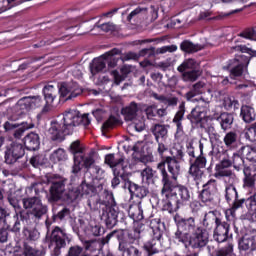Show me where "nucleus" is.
<instances>
[{"instance_id": "obj_4", "label": "nucleus", "mask_w": 256, "mask_h": 256, "mask_svg": "<svg viewBox=\"0 0 256 256\" xmlns=\"http://www.w3.org/2000/svg\"><path fill=\"white\" fill-rule=\"evenodd\" d=\"M70 153L74 156V165L72 166L73 175L79 174L83 167L89 169L95 163V152H85V148L81 146V142L79 141H74L70 145Z\"/></svg>"}, {"instance_id": "obj_33", "label": "nucleus", "mask_w": 256, "mask_h": 256, "mask_svg": "<svg viewBox=\"0 0 256 256\" xmlns=\"http://www.w3.org/2000/svg\"><path fill=\"white\" fill-rule=\"evenodd\" d=\"M137 113H139V104L135 102H131L128 106L122 109V115H124L125 121L135 120L139 117Z\"/></svg>"}, {"instance_id": "obj_27", "label": "nucleus", "mask_w": 256, "mask_h": 256, "mask_svg": "<svg viewBox=\"0 0 256 256\" xmlns=\"http://www.w3.org/2000/svg\"><path fill=\"white\" fill-rule=\"evenodd\" d=\"M118 251H120L122 256H143V252L141 251V248H139V244H126L124 242H120Z\"/></svg>"}, {"instance_id": "obj_43", "label": "nucleus", "mask_w": 256, "mask_h": 256, "mask_svg": "<svg viewBox=\"0 0 256 256\" xmlns=\"http://www.w3.org/2000/svg\"><path fill=\"white\" fill-rule=\"evenodd\" d=\"M240 115L245 123H251L255 121V117H256L255 109H253L250 106H247V105L242 106Z\"/></svg>"}, {"instance_id": "obj_57", "label": "nucleus", "mask_w": 256, "mask_h": 256, "mask_svg": "<svg viewBox=\"0 0 256 256\" xmlns=\"http://www.w3.org/2000/svg\"><path fill=\"white\" fill-rule=\"evenodd\" d=\"M182 73V79L186 82H193L196 79H199V71L197 70H188L186 72H180Z\"/></svg>"}, {"instance_id": "obj_26", "label": "nucleus", "mask_w": 256, "mask_h": 256, "mask_svg": "<svg viewBox=\"0 0 256 256\" xmlns=\"http://www.w3.org/2000/svg\"><path fill=\"white\" fill-rule=\"evenodd\" d=\"M143 237V231L141 227H136L133 230L129 231L127 237L124 238L123 235L117 236L119 245L125 243L126 245H139V239Z\"/></svg>"}, {"instance_id": "obj_32", "label": "nucleus", "mask_w": 256, "mask_h": 256, "mask_svg": "<svg viewBox=\"0 0 256 256\" xmlns=\"http://www.w3.org/2000/svg\"><path fill=\"white\" fill-rule=\"evenodd\" d=\"M125 159L119 154H108L105 156V163L106 165H109L112 169H125V166H123Z\"/></svg>"}, {"instance_id": "obj_28", "label": "nucleus", "mask_w": 256, "mask_h": 256, "mask_svg": "<svg viewBox=\"0 0 256 256\" xmlns=\"http://www.w3.org/2000/svg\"><path fill=\"white\" fill-rule=\"evenodd\" d=\"M48 133H50L52 141H59L62 133H66L67 135L70 134L69 130L64 127V124H61L58 121L51 123Z\"/></svg>"}, {"instance_id": "obj_37", "label": "nucleus", "mask_w": 256, "mask_h": 256, "mask_svg": "<svg viewBox=\"0 0 256 256\" xmlns=\"http://www.w3.org/2000/svg\"><path fill=\"white\" fill-rule=\"evenodd\" d=\"M23 227V237L26 241H37L40 237L39 231L36 228H31V220L29 224L22 223Z\"/></svg>"}, {"instance_id": "obj_45", "label": "nucleus", "mask_w": 256, "mask_h": 256, "mask_svg": "<svg viewBox=\"0 0 256 256\" xmlns=\"http://www.w3.org/2000/svg\"><path fill=\"white\" fill-rule=\"evenodd\" d=\"M77 199H81V191L79 190V187L65 191L62 201L65 203H73L74 201H77Z\"/></svg>"}, {"instance_id": "obj_12", "label": "nucleus", "mask_w": 256, "mask_h": 256, "mask_svg": "<svg viewBox=\"0 0 256 256\" xmlns=\"http://www.w3.org/2000/svg\"><path fill=\"white\" fill-rule=\"evenodd\" d=\"M115 55H121V50L114 48L99 58H95L92 62L91 73L95 75L96 73L105 71L107 63L109 67H115V65H117V61H119V58L115 57Z\"/></svg>"}, {"instance_id": "obj_59", "label": "nucleus", "mask_w": 256, "mask_h": 256, "mask_svg": "<svg viewBox=\"0 0 256 256\" xmlns=\"http://www.w3.org/2000/svg\"><path fill=\"white\" fill-rule=\"evenodd\" d=\"M244 203L246 205L248 213L256 211V192L249 196L246 200L244 199Z\"/></svg>"}, {"instance_id": "obj_20", "label": "nucleus", "mask_w": 256, "mask_h": 256, "mask_svg": "<svg viewBox=\"0 0 256 256\" xmlns=\"http://www.w3.org/2000/svg\"><path fill=\"white\" fill-rule=\"evenodd\" d=\"M25 155V147L21 143L12 142L5 151V163L13 165Z\"/></svg>"}, {"instance_id": "obj_51", "label": "nucleus", "mask_w": 256, "mask_h": 256, "mask_svg": "<svg viewBox=\"0 0 256 256\" xmlns=\"http://www.w3.org/2000/svg\"><path fill=\"white\" fill-rule=\"evenodd\" d=\"M170 159H176V161H185V153L183 152V147L176 145L170 149Z\"/></svg>"}, {"instance_id": "obj_6", "label": "nucleus", "mask_w": 256, "mask_h": 256, "mask_svg": "<svg viewBox=\"0 0 256 256\" xmlns=\"http://www.w3.org/2000/svg\"><path fill=\"white\" fill-rule=\"evenodd\" d=\"M71 239L70 234L57 226L52 230L50 235H46V241L49 242L48 247L54 256L61 255V250L71 243Z\"/></svg>"}, {"instance_id": "obj_60", "label": "nucleus", "mask_w": 256, "mask_h": 256, "mask_svg": "<svg viewBox=\"0 0 256 256\" xmlns=\"http://www.w3.org/2000/svg\"><path fill=\"white\" fill-rule=\"evenodd\" d=\"M119 123V119L115 116H110L102 125L103 131H109V129H113L115 125Z\"/></svg>"}, {"instance_id": "obj_14", "label": "nucleus", "mask_w": 256, "mask_h": 256, "mask_svg": "<svg viewBox=\"0 0 256 256\" xmlns=\"http://www.w3.org/2000/svg\"><path fill=\"white\" fill-rule=\"evenodd\" d=\"M189 163V175L195 181L196 185H199L205 176L203 169L207 167V158L204 155H199L194 160L193 158L189 159Z\"/></svg>"}, {"instance_id": "obj_22", "label": "nucleus", "mask_w": 256, "mask_h": 256, "mask_svg": "<svg viewBox=\"0 0 256 256\" xmlns=\"http://www.w3.org/2000/svg\"><path fill=\"white\" fill-rule=\"evenodd\" d=\"M33 127H35V124L27 122H22L21 124L15 122H5L4 124L5 131H14V139H21L23 135H25V131H29V129H33Z\"/></svg>"}, {"instance_id": "obj_35", "label": "nucleus", "mask_w": 256, "mask_h": 256, "mask_svg": "<svg viewBox=\"0 0 256 256\" xmlns=\"http://www.w3.org/2000/svg\"><path fill=\"white\" fill-rule=\"evenodd\" d=\"M240 155L247 159V161H250L253 164V169L256 171V148H253L251 146H242L239 149Z\"/></svg>"}, {"instance_id": "obj_34", "label": "nucleus", "mask_w": 256, "mask_h": 256, "mask_svg": "<svg viewBox=\"0 0 256 256\" xmlns=\"http://www.w3.org/2000/svg\"><path fill=\"white\" fill-rule=\"evenodd\" d=\"M213 119H217L223 131L231 129L234 121L233 114L227 112L221 113L219 116H214Z\"/></svg>"}, {"instance_id": "obj_5", "label": "nucleus", "mask_w": 256, "mask_h": 256, "mask_svg": "<svg viewBox=\"0 0 256 256\" xmlns=\"http://www.w3.org/2000/svg\"><path fill=\"white\" fill-rule=\"evenodd\" d=\"M149 227L153 236L143 247L148 255H156V253H159V245H161V239H163V233H165V223L161 222L159 218H153L150 220Z\"/></svg>"}, {"instance_id": "obj_63", "label": "nucleus", "mask_w": 256, "mask_h": 256, "mask_svg": "<svg viewBox=\"0 0 256 256\" xmlns=\"http://www.w3.org/2000/svg\"><path fill=\"white\" fill-rule=\"evenodd\" d=\"M233 253V246L232 244H228L215 252V256H229Z\"/></svg>"}, {"instance_id": "obj_1", "label": "nucleus", "mask_w": 256, "mask_h": 256, "mask_svg": "<svg viewBox=\"0 0 256 256\" xmlns=\"http://www.w3.org/2000/svg\"><path fill=\"white\" fill-rule=\"evenodd\" d=\"M177 243L184 245L185 249L201 251L209 243V232L197 226L193 217L182 218L177 223V231L174 234Z\"/></svg>"}, {"instance_id": "obj_53", "label": "nucleus", "mask_w": 256, "mask_h": 256, "mask_svg": "<svg viewBox=\"0 0 256 256\" xmlns=\"http://www.w3.org/2000/svg\"><path fill=\"white\" fill-rule=\"evenodd\" d=\"M78 189L81 193V197L88 195V199H91L93 195H97L95 193V187L93 185H89L87 183H82L80 186H78Z\"/></svg>"}, {"instance_id": "obj_7", "label": "nucleus", "mask_w": 256, "mask_h": 256, "mask_svg": "<svg viewBox=\"0 0 256 256\" xmlns=\"http://www.w3.org/2000/svg\"><path fill=\"white\" fill-rule=\"evenodd\" d=\"M62 125L71 133L73 131V127H79V125H83V127H87L91 125V118H89V114H81L77 109H67L62 118Z\"/></svg>"}, {"instance_id": "obj_18", "label": "nucleus", "mask_w": 256, "mask_h": 256, "mask_svg": "<svg viewBox=\"0 0 256 256\" xmlns=\"http://www.w3.org/2000/svg\"><path fill=\"white\" fill-rule=\"evenodd\" d=\"M181 162L175 158H171L170 156H166L163 158V161L158 163L157 169L160 171L163 181V170L167 173L165 166L167 165L168 173L171 175V179L176 181L181 175Z\"/></svg>"}, {"instance_id": "obj_9", "label": "nucleus", "mask_w": 256, "mask_h": 256, "mask_svg": "<svg viewBox=\"0 0 256 256\" xmlns=\"http://www.w3.org/2000/svg\"><path fill=\"white\" fill-rule=\"evenodd\" d=\"M87 205L91 211H99V209H107V207H117L113 192L104 190L100 194L93 195L87 200Z\"/></svg>"}, {"instance_id": "obj_36", "label": "nucleus", "mask_w": 256, "mask_h": 256, "mask_svg": "<svg viewBox=\"0 0 256 256\" xmlns=\"http://www.w3.org/2000/svg\"><path fill=\"white\" fill-rule=\"evenodd\" d=\"M217 219H221V218L217 217V215L215 214V211H209L204 214V218L201 221L202 226L206 231H211L213 229L214 223L215 225H217Z\"/></svg>"}, {"instance_id": "obj_52", "label": "nucleus", "mask_w": 256, "mask_h": 256, "mask_svg": "<svg viewBox=\"0 0 256 256\" xmlns=\"http://www.w3.org/2000/svg\"><path fill=\"white\" fill-rule=\"evenodd\" d=\"M50 160L53 163H59L60 161H67V153L63 148H58L50 155Z\"/></svg>"}, {"instance_id": "obj_23", "label": "nucleus", "mask_w": 256, "mask_h": 256, "mask_svg": "<svg viewBox=\"0 0 256 256\" xmlns=\"http://www.w3.org/2000/svg\"><path fill=\"white\" fill-rule=\"evenodd\" d=\"M145 143L137 142L134 144L132 151L133 152V159L136 165H147V163H151V156L145 155Z\"/></svg>"}, {"instance_id": "obj_62", "label": "nucleus", "mask_w": 256, "mask_h": 256, "mask_svg": "<svg viewBox=\"0 0 256 256\" xmlns=\"http://www.w3.org/2000/svg\"><path fill=\"white\" fill-rule=\"evenodd\" d=\"M239 37H243V39H249L250 41H255L256 30L254 28H247L239 34Z\"/></svg>"}, {"instance_id": "obj_10", "label": "nucleus", "mask_w": 256, "mask_h": 256, "mask_svg": "<svg viewBox=\"0 0 256 256\" xmlns=\"http://www.w3.org/2000/svg\"><path fill=\"white\" fill-rule=\"evenodd\" d=\"M8 202L15 209V214L13 215L14 223L12 225L11 232L19 235L21 233V223H24L26 225H29V223H31V219H29V212L21 208V206L19 205V200H17V198L9 196Z\"/></svg>"}, {"instance_id": "obj_13", "label": "nucleus", "mask_w": 256, "mask_h": 256, "mask_svg": "<svg viewBox=\"0 0 256 256\" xmlns=\"http://www.w3.org/2000/svg\"><path fill=\"white\" fill-rule=\"evenodd\" d=\"M22 205L24 211L29 212V219H31V215L35 217V219H41L44 215H47V205L43 204L41 198L37 196L25 197L22 199Z\"/></svg>"}, {"instance_id": "obj_50", "label": "nucleus", "mask_w": 256, "mask_h": 256, "mask_svg": "<svg viewBox=\"0 0 256 256\" xmlns=\"http://www.w3.org/2000/svg\"><path fill=\"white\" fill-rule=\"evenodd\" d=\"M16 108L20 109V111H22V113L31 111V109H33L31 106V97L26 96V97L19 99L16 104Z\"/></svg>"}, {"instance_id": "obj_2", "label": "nucleus", "mask_w": 256, "mask_h": 256, "mask_svg": "<svg viewBox=\"0 0 256 256\" xmlns=\"http://www.w3.org/2000/svg\"><path fill=\"white\" fill-rule=\"evenodd\" d=\"M162 173L163 210L168 211V213H175L179 211L183 205H187L189 201H191V191H189L187 186L173 182L165 170H162Z\"/></svg>"}, {"instance_id": "obj_54", "label": "nucleus", "mask_w": 256, "mask_h": 256, "mask_svg": "<svg viewBox=\"0 0 256 256\" xmlns=\"http://www.w3.org/2000/svg\"><path fill=\"white\" fill-rule=\"evenodd\" d=\"M222 105L227 109V111H231V109H239V101L235 99V97H231L229 95L222 100Z\"/></svg>"}, {"instance_id": "obj_31", "label": "nucleus", "mask_w": 256, "mask_h": 256, "mask_svg": "<svg viewBox=\"0 0 256 256\" xmlns=\"http://www.w3.org/2000/svg\"><path fill=\"white\" fill-rule=\"evenodd\" d=\"M24 145L28 151H37L41 142L39 141V134L31 132L24 138Z\"/></svg>"}, {"instance_id": "obj_30", "label": "nucleus", "mask_w": 256, "mask_h": 256, "mask_svg": "<svg viewBox=\"0 0 256 256\" xmlns=\"http://www.w3.org/2000/svg\"><path fill=\"white\" fill-rule=\"evenodd\" d=\"M128 190L132 197H137L138 199H143L149 194V189L145 186H139L134 182H128Z\"/></svg>"}, {"instance_id": "obj_40", "label": "nucleus", "mask_w": 256, "mask_h": 256, "mask_svg": "<svg viewBox=\"0 0 256 256\" xmlns=\"http://www.w3.org/2000/svg\"><path fill=\"white\" fill-rule=\"evenodd\" d=\"M204 87H205V83H203V82H198V83L194 84L192 89L188 93H186L187 101H192L193 103H195V101H197V99H195V97H197V95H201V93H203Z\"/></svg>"}, {"instance_id": "obj_11", "label": "nucleus", "mask_w": 256, "mask_h": 256, "mask_svg": "<svg viewBox=\"0 0 256 256\" xmlns=\"http://www.w3.org/2000/svg\"><path fill=\"white\" fill-rule=\"evenodd\" d=\"M217 191V180L210 179L203 184L202 190L198 193V199L206 207L215 209L217 207Z\"/></svg>"}, {"instance_id": "obj_58", "label": "nucleus", "mask_w": 256, "mask_h": 256, "mask_svg": "<svg viewBox=\"0 0 256 256\" xmlns=\"http://www.w3.org/2000/svg\"><path fill=\"white\" fill-rule=\"evenodd\" d=\"M114 178L112 179V187L115 189L117 185L121 183V179H123V175H125V169L119 170V168L113 169Z\"/></svg>"}, {"instance_id": "obj_64", "label": "nucleus", "mask_w": 256, "mask_h": 256, "mask_svg": "<svg viewBox=\"0 0 256 256\" xmlns=\"http://www.w3.org/2000/svg\"><path fill=\"white\" fill-rule=\"evenodd\" d=\"M25 256H41V251L31 247L29 244L24 243V251Z\"/></svg>"}, {"instance_id": "obj_55", "label": "nucleus", "mask_w": 256, "mask_h": 256, "mask_svg": "<svg viewBox=\"0 0 256 256\" xmlns=\"http://www.w3.org/2000/svg\"><path fill=\"white\" fill-rule=\"evenodd\" d=\"M155 175V172H153V168L151 167H145L142 171H141V177H142V181L143 183H153V177Z\"/></svg>"}, {"instance_id": "obj_21", "label": "nucleus", "mask_w": 256, "mask_h": 256, "mask_svg": "<svg viewBox=\"0 0 256 256\" xmlns=\"http://www.w3.org/2000/svg\"><path fill=\"white\" fill-rule=\"evenodd\" d=\"M101 221L106 223L108 229H113L117 225V219L119 217V206H110L107 208H100Z\"/></svg>"}, {"instance_id": "obj_49", "label": "nucleus", "mask_w": 256, "mask_h": 256, "mask_svg": "<svg viewBox=\"0 0 256 256\" xmlns=\"http://www.w3.org/2000/svg\"><path fill=\"white\" fill-rule=\"evenodd\" d=\"M197 62L195 59H187L181 65L178 66L177 71L179 73H185L187 71H196Z\"/></svg>"}, {"instance_id": "obj_29", "label": "nucleus", "mask_w": 256, "mask_h": 256, "mask_svg": "<svg viewBox=\"0 0 256 256\" xmlns=\"http://www.w3.org/2000/svg\"><path fill=\"white\" fill-rule=\"evenodd\" d=\"M42 93L44 95V100L46 103L43 111H47V107L51 105L53 101H55V99L57 98V89L55 88V86L48 84L44 86Z\"/></svg>"}, {"instance_id": "obj_3", "label": "nucleus", "mask_w": 256, "mask_h": 256, "mask_svg": "<svg viewBox=\"0 0 256 256\" xmlns=\"http://www.w3.org/2000/svg\"><path fill=\"white\" fill-rule=\"evenodd\" d=\"M235 50L240 51V53H247V55L250 56L240 54L227 62V65L224 66V69H227L230 72L231 80H229V78L227 77L224 78L222 80V85H229V83H235L233 81H235V79L241 77L243 73H245V69H247L251 61V57H256V50H253L245 45L236 46Z\"/></svg>"}, {"instance_id": "obj_56", "label": "nucleus", "mask_w": 256, "mask_h": 256, "mask_svg": "<svg viewBox=\"0 0 256 256\" xmlns=\"http://www.w3.org/2000/svg\"><path fill=\"white\" fill-rule=\"evenodd\" d=\"M7 229H13V226L10 224H0V243H7V240L9 239V232Z\"/></svg>"}, {"instance_id": "obj_38", "label": "nucleus", "mask_w": 256, "mask_h": 256, "mask_svg": "<svg viewBox=\"0 0 256 256\" xmlns=\"http://www.w3.org/2000/svg\"><path fill=\"white\" fill-rule=\"evenodd\" d=\"M226 155H231L232 157V165L234 167V169H236V171H241V169H243V167L245 166V160H244V156L241 155V153L238 152H231V151H226Z\"/></svg>"}, {"instance_id": "obj_15", "label": "nucleus", "mask_w": 256, "mask_h": 256, "mask_svg": "<svg viewBox=\"0 0 256 256\" xmlns=\"http://www.w3.org/2000/svg\"><path fill=\"white\" fill-rule=\"evenodd\" d=\"M198 105L192 109L191 113L187 116V119L191 123H201L205 117H209V103L211 100L209 98L200 97L198 100Z\"/></svg>"}, {"instance_id": "obj_39", "label": "nucleus", "mask_w": 256, "mask_h": 256, "mask_svg": "<svg viewBox=\"0 0 256 256\" xmlns=\"http://www.w3.org/2000/svg\"><path fill=\"white\" fill-rule=\"evenodd\" d=\"M128 215L130 219H133V221H143V207L141 206V202L138 204L132 205L129 207Z\"/></svg>"}, {"instance_id": "obj_44", "label": "nucleus", "mask_w": 256, "mask_h": 256, "mask_svg": "<svg viewBox=\"0 0 256 256\" xmlns=\"http://www.w3.org/2000/svg\"><path fill=\"white\" fill-rule=\"evenodd\" d=\"M244 173V187H254L256 189V174L251 176V168L243 166Z\"/></svg>"}, {"instance_id": "obj_61", "label": "nucleus", "mask_w": 256, "mask_h": 256, "mask_svg": "<svg viewBox=\"0 0 256 256\" xmlns=\"http://www.w3.org/2000/svg\"><path fill=\"white\" fill-rule=\"evenodd\" d=\"M245 137L251 143H255V141H256V123L253 124L251 127L246 128Z\"/></svg>"}, {"instance_id": "obj_48", "label": "nucleus", "mask_w": 256, "mask_h": 256, "mask_svg": "<svg viewBox=\"0 0 256 256\" xmlns=\"http://www.w3.org/2000/svg\"><path fill=\"white\" fill-rule=\"evenodd\" d=\"M218 175L220 177H224V183L229 184H235V181H237V177L235 176V173L231 171L230 169L223 168L218 172Z\"/></svg>"}, {"instance_id": "obj_19", "label": "nucleus", "mask_w": 256, "mask_h": 256, "mask_svg": "<svg viewBox=\"0 0 256 256\" xmlns=\"http://www.w3.org/2000/svg\"><path fill=\"white\" fill-rule=\"evenodd\" d=\"M231 225L229 222L223 221L220 219H216V225L214 228L213 239L217 243H225L229 239V237H233V234L230 232Z\"/></svg>"}, {"instance_id": "obj_46", "label": "nucleus", "mask_w": 256, "mask_h": 256, "mask_svg": "<svg viewBox=\"0 0 256 256\" xmlns=\"http://www.w3.org/2000/svg\"><path fill=\"white\" fill-rule=\"evenodd\" d=\"M151 131L157 141L159 143V139H165L167 137V127L165 125L156 124L151 128Z\"/></svg>"}, {"instance_id": "obj_24", "label": "nucleus", "mask_w": 256, "mask_h": 256, "mask_svg": "<svg viewBox=\"0 0 256 256\" xmlns=\"http://www.w3.org/2000/svg\"><path fill=\"white\" fill-rule=\"evenodd\" d=\"M183 119H185V102L180 103L178 111L176 112L172 120V123L176 125V139L183 137V135L185 134V132L183 131Z\"/></svg>"}, {"instance_id": "obj_16", "label": "nucleus", "mask_w": 256, "mask_h": 256, "mask_svg": "<svg viewBox=\"0 0 256 256\" xmlns=\"http://www.w3.org/2000/svg\"><path fill=\"white\" fill-rule=\"evenodd\" d=\"M60 99L72 101L83 94V88L77 82H62L58 89Z\"/></svg>"}, {"instance_id": "obj_25", "label": "nucleus", "mask_w": 256, "mask_h": 256, "mask_svg": "<svg viewBox=\"0 0 256 256\" xmlns=\"http://www.w3.org/2000/svg\"><path fill=\"white\" fill-rule=\"evenodd\" d=\"M240 251H249L247 256H253V251H256V230L250 235L244 236L238 244Z\"/></svg>"}, {"instance_id": "obj_17", "label": "nucleus", "mask_w": 256, "mask_h": 256, "mask_svg": "<svg viewBox=\"0 0 256 256\" xmlns=\"http://www.w3.org/2000/svg\"><path fill=\"white\" fill-rule=\"evenodd\" d=\"M65 178H49L48 183L50 185L49 188V201L53 203L57 201H63V197L65 195Z\"/></svg>"}, {"instance_id": "obj_47", "label": "nucleus", "mask_w": 256, "mask_h": 256, "mask_svg": "<svg viewBox=\"0 0 256 256\" xmlns=\"http://www.w3.org/2000/svg\"><path fill=\"white\" fill-rule=\"evenodd\" d=\"M224 143L228 149H237V145L239 142L237 141V133L235 132H228L224 136Z\"/></svg>"}, {"instance_id": "obj_41", "label": "nucleus", "mask_w": 256, "mask_h": 256, "mask_svg": "<svg viewBox=\"0 0 256 256\" xmlns=\"http://www.w3.org/2000/svg\"><path fill=\"white\" fill-rule=\"evenodd\" d=\"M153 97L157 101H160V103H163V105H166V107H177V103H179V98L175 96H165L154 93Z\"/></svg>"}, {"instance_id": "obj_42", "label": "nucleus", "mask_w": 256, "mask_h": 256, "mask_svg": "<svg viewBox=\"0 0 256 256\" xmlns=\"http://www.w3.org/2000/svg\"><path fill=\"white\" fill-rule=\"evenodd\" d=\"M180 49L184 53H197V51H201V49H203V46L201 44H194L189 40H184L180 44Z\"/></svg>"}, {"instance_id": "obj_8", "label": "nucleus", "mask_w": 256, "mask_h": 256, "mask_svg": "<svg viewBox=\"0 0 256 256\" xmlns=\"http://www.w3.org/2000/svg\"><path fill=\"white\" fill-rule=\"evenodd\" d=\"M225 199L229 205L232 207L225 211L226 221L230 223L231 221H235V210L241 209L243 204L245 203V199H239V194L237 193V188H235L234 184H227L225 188Z\"/></svg>"}]
</instances>
